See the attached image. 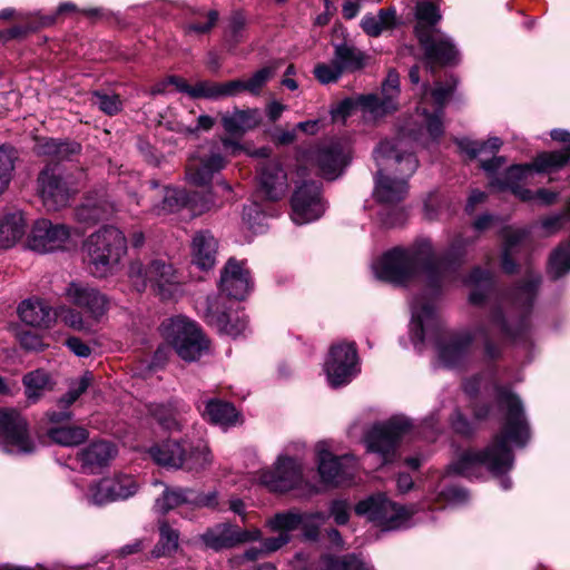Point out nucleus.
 Here are the masks:
<instances>
[{"label":"nucleus","mask_w":570,"mask_h":570,"mask_svg":"<svg viewBox=\"0 0 570 570\" xmlns=\"http://www.w3.org/2000/svg\"><path fill=\"white\" fill-rule=\"evenodd\" d=\"M318 463V473L324 483L341 485L351 481L357 470V460L350 454L336 456L331 452L327 441H320L315 445Z\"/></svg>","instance_id":"obj_13"},{"label":"nucleus","mask_w":570,"mask_h":570,"mask_svg":"<svg viewBox=\"0 0 570 570\" xmlns=\"http://www.w3.org/2000/svg\"><path fill=\"white\" fill-rule=\"evenodd\" d=\"M342 75L343 70L337 63H335L334 58L331 62L317 63L314 68L315 78L323 85L336 82Z\"/></svg>","instance_id":"obj_57"},{"label":"nucleus","mask_w":570,"mask_h":570,"mask_svg":"<svg viewBox=\"0 0 570 570\" xmlns=\"http://www.w3.org/2000/svg\"><path fill=\"white\" fill-rule=\"evenodd\" d=\"M94 105L107 115H116L121 109V100L117 95L96 92L92 99Z\"/></svg>","instance_id":"obj_64"},{"label":"nucleus","mask_w":570,"mask_h":570,"mask_svg":"<svg viewBox=\"0 0 570 570\" xmlns=\"http://www.w3.org/2000/svg\"><path fill=\"white\" fill-rule=\"evenodd\" d=\"M18 313L23 323L36 327H49L56 321L55 311L38 298L23 301Z\"/></svg>","instance_id":"obj_35"},{"label":"nucleus","mask_w":570,"mask_h":570,"mask_svg":"<svg viewBox=\"0 0 570 570\" xmlns=\"http://www.w3.org/2000/svg\"><path fill=\"white\" fill-rule=\"evenodd\" d=\"M51 441L62 446H76L85 442L89 433L85 428L75 425H57L47 429Z\"/></svg>","instance_id":"obj_45"},{"label":"nucleus","mask_w":570,"mask_h":570,"mask_svg":"<svg viewBox=\"0 0 570 570\" xmlns=\"http://www.w3.org/2000/svg\"><path fill=\"white\" fill-rule=\"evenodd\" d=\"M56 318L61 321L75 331L89 332L91 330V320H85L82 314L71 307L61 305L55 309Z\"/></svg>","instance_id":"obj_55"},{"label":"nucleus","mask_w":570,"mask_h":570,"mask_svg":"<svg viewBox=\"0 0 570 570\" xmlns=\"http://www.w3.org/2000/svg\"><path fill=\"white\" fill-rule=\"evenodd\" d=\"M38 155L51 157L61 161L69 159L80 151V145L75 141H59L53 138H42L36 144Z\"/></svg>","instance_id":"obj_43"},{"label":"nucleus","mask_w":570,"mask_h":570,"mask_svg":"<svg viewBox=\"0 0 570 570\" xmlns=\"http://www.w3.org/2000/svg\"><path fill=\"white\" fill-rule=\"evenodd\" d=\"M196 508H216L218 505V494L216 491L199 492L190 488H170L165 489L156 500L154 510L157 513L166 514L170 510L179 507Z\"/></svg>","instance_id":"obj_17"},{"label":"nucleus","mask_w":570,"mask_h":570,"mask_svg":"<svg viewBox=\"0 0 570 570\" xmlns=\"http://www.w3.org/2000/svg\"><path fill=\"white\" fill-rule=\"evenodd\" d=\"M215 119L208 115H200L197 117L195 124H187L184 120H181L178 124V131L187 134V135H197L203 131H209L214 125Z\"/></svg>","instance_id":"obj_63"},{"label":"nucleus","mask_w":570,"mask_h":570,"mask_svg":"<svg viewBox=\"0 0 570 570\" xmlns=\"http://www.w3.org/2000/svg\"><path fill=\"white\" fill-rule=\"evenodd\" d=\"M67 301L88 314L89 320L99 322L109 309V299L97 288L79 282H71L65 289Z\"/></svg>","instance_id":"obj_23"},{"label":"nucleus","mask_w":570,"mask_h":570,"mask_svg":"<svg viewBox=\"0 0 570 570\" xmlns=\"http://www.w3.org/2000/svg\"><path fill=\"white\" fill-rule=\"evenodd\" d=\"M112 213L114 205L109 200L101 199L94 202L87 199L85 204L77 208L76 218L85 224H95L101 219L108 218Z\"/></svg>","instance_id":"obj_46"},{"label":"nucleus","mask_w":570,"mask_h":570,"mask_svg":"<svg viewBox=\"0 0 570 570\" xmlns=\"http://www.w3.org/2000/svg\"><path fill=\"white\" fill-rule=\"evenodd\" d=\"M186 451L187 440H168L161 444L151 446L149 454L158 465L178 470L184 466L183 456Z\"/></svg>","instance_id":"obj_36"},{"label":"nucleus","mask_w":570,"mask_h":570,"mask_svg":"<svg viewBox=\"0 0 570 570\" xmlns=\"http://www.w3.org/2000/svg\"><path fill=\"white\" fill-rule=\"evenodd\" d=\"M397 23L394 8L381 9L377 14H365L361 20L363 31L371 37H379L384 31L395 28Z\"/></svg>","instance_id":"obj_42"},{"label":"nucleus","mask_w":570,"mask_h":570,"mask_svg":"<svg viewBox=\"0 0 570 570\" xmlns=\"http://www.w3.org/2000/svg\"><path fill=\"white\" fill-rule=\"evenodd\" d=\"M83 252L90 273L95 277H107L117 271L127 252L126 237L120 229L105 226L86 239Z\"/></svg>","instance_id":"obj_5"},{"label":"nucleus","mask_w":570,"mask_h":570,"mask_svg":"<svg viewBox=\"0 0 570 570\" xmlns=\"http://www.w3.org/2000/svg\"><path fill=\"white\" fill-rule=\"evenodd\" d=\"M259 185L271 200L283 197L287 189V176L277 160H268L261 168Z\"/></svg>","instance_id":"obj_30"},{"label":"nucleus","mask_w":570,"mask_h":570,"mask_svg":"<svg viewBox=\"0 0 570 570\" xmlns=\"http://www.w3.org/2000/svg\"><path fill=\"white\" fill-rule=\"evenodd\" d=\"M161 202L151 205L150 212L157 216L168 215L189 207L195 212L194 197L184 189L164 187L161 191Z\"/></svg>","instance_id":"obj_37"},{"label":"nucleus","mask_w":570,"mask_h":570,"mask_svg":"<svg viewBox=\"0 0 570 570\" xmlns=\"http://www.w3.org/2000/svg\"><path fill=\"white\" fill-rule=\"evenodd\" d=\"M463 283L471 287L469 301L473 305H481L493 292V278L491 273L480 267L473 268L469 276L463 279Z\"/></svg>","instance_id":"obj_39"},{"label":"nucleus","mask_w":570,"mask_h":570,"mask_svg":"<svg viewBox=\"0 0 570 570\" xmlns=\"http://www.w3.org/2000/svg\"><path fill=\"white\" fill-rule=\"evenodd\" d=\"M276 67L266 66L257 70L252 77L245 79L246 92L259 95L263 87L274 77Z\"/></svg>","instance_id":"obj_56"},{"label":"nucleus","mask_w":570,"mask_h":570,"mask_svg":"<svg viewBox=\"0 0 570 570\" xmlns=\"http://www.w3.org/2000/svg\"><path fill=\"white\" fill-rule=\"evenodd\" d=\"M184 466L180 469L187 470L189 472H198L205 470L207 466L212 464V454L207 445L203 442H198L197 444H191L187 441V451L184 456Z\"/></svg>","instance_id":"obj_47"},{"label":"nucleus","mask_w":570,"mask_h":570,"mask_svg":"<svg viewBox=\"0 0 570 570\" xmlns=\"http://www.w3.org/2000/svg\"><path fill=\"white\" fill-rule=\"evenodd\" d=\"M94 376L90 372H86L79 380L71 383L68 392L59 400V411H49L47 417L52 426H57L62 422H68L72 417V413L68 407L73 404L79 396L90 386Z\"/></svg>","instance_id":"obj_31"},{"label":"nucleus","mask_w":570,"mask_h":570,"mask_svg":"<svg viewBox=\"0 0 570 570\" xmlns=\"http://www.w3.org/2000/svg\"><path fill=\"white\" fill-rule=\"evenodd\" d=\"M226 165L222 147L217 142L202 145L190 158L186 176L189 183L204 186L212 181L213 176Z\"/></svg>","instance_id":"obj_16"},{"label":"nucleus","mask_w":570,"mask_h":570,"mask_svg":"<svg viewBox=\"0 0 570 570\" xmlns=\"http://www.w3.org/2000/svg\"><path fill=\"white\" fill-rule=\"evenodd\" d=\"M358 515L366 517L383 530H396L405 527L413 511L397 505L382 494L360 501L355 507Z\"/></svg>","instance_id":"obj_11"},{"label":"nucleus","mask_w":570,"mask_h":570,"mask_svg":"<svg viewBox=\"0 0 570 570\" xmlns=\"http://www.w3.org/2000/svg\"><path fill=\"white\" fill-rule=\"evenodd\" d=\"M184 407L179 409L173 404H153L149 406L150 415L164 430L168 432H176L181 430L184 424Z\"/></svg>","instance_id":"obj_44"},{"label":"nucleus","mask_w":570,"mask_h":570,"mask_svg":"<svg viewBox=\"0 0 570 570\" xmlns=\"http://www.w3.org/2000/svg\"><path fill=\"white\" fill-rule=\"evenodd\" d=\"M502 145V140L498 137H491L487 141L480 144L470 140H460V148L465 151L470 157H475L485 150L497 151Z\"/></svg>","instance_id":"obj_58"},{"label":"nucleus","mask_w":570,"mask_h":570,"mask_svg":"<svg viewBox=\"0 0 570 570\" xmlns=\"http://www.w3.org/2000/svg\"><path fill=\"white\" fill-rule=\"evenodd\" d=\"M311 159L318 167L320 174L334 180L352 160V149L345 140H332L311 151Z\"/></svg>","instance_id":"obj_18"},{"label":"nucleus","mask_w":570,"mask_h":570,"mask_svg":"<svg viewBox=\"0 0 570 570\" xmlns=\"http://www.w3.org/2000/svg\"><path fill=\"white\" fill-rule=\"evenodd\" d=\"M548 272L552 278H559L570 272V240L552 252Z\"/></svg>","instance_id":"obj_51"},{"label":"nucleus","mask_w":570,"mask_h":570,"mask_svg":"<svg viewBox=\"0 0 570 570\" xmlns=\"http://www.w3.org/2000/svg\"><path fill=\"white\" fill-rule=\"evenodd\" d=\"M527 330L528 324L525 320H520L517 327L513 328L505 320L501 307H498L491 314L489 330L479 327L474 334L464 332L442 337L438 343L439 360L446 367L459 366L468 358L472 341L478 335L487 338L490 333H499L515 340L518 336L523 335Z\"/></svg>","instance_id":"obj_4"},{"label":"nucleus","mask_w":570,"mask_h":570,"mask_svg":"<svg viewBox=\"0 0 570 570\" xmlns=\"http://www.w3.org/2000/svg\"><path fill=\"white\" fill-rule=\"evenodd\" d=\"M540 284V276L530 273L525 282L518 286L509 297L504 298V304H510L513 308L519 309L522 314L529 311Z\"/></svg>","instance_id":"obj_40"},{"label":"nucleus","mask_w":570,"mask_h":570,"mask_svg":"<svg viewBox=\"0 0 570 570\" xmlns=\"http://www.w3.org/2000/svg\"><path fill=\"white\" fill-rule=\"evenodd\" d=\"M218 242L208 230L197 232L190 243L191 264L200 271L212 269L217 261Z\"/></svg>","instance_id":"obj_28"},{"label":"nucleus","mask_w":570,"mask_h":570,"mask_svg":"<svg viewBox=\"0 0 570 570\" xmlns=\"http://www.w3.org/2000/svg\"><path fill=\"white\" fill-rule=\"evenodd\" d=\"M333 58L343 72L358 70L364 66V55L358 49L347 45H337Z\"/></svg>","instance_id":"obj_48"},{"label":"nucleus","mask_w":570,"mask_h":570,"mask_svg":"<svg viewBox=\"0 0 570 570\" xmlns=\"http://www.w3.org/2000/svg\"><path fill=\"white\" fill-rule=\"evenodd\" d=\"M128 277L137 292H144L150 285L164 297L170 292V286L179 283L174 266L161 258L151 261L147 267L140 261H132L128 268Z\"/></svg>","instance_id":"obj_10"},{"label":"nucleus","mask_w":570,"mask_h":570,"mask_svg":"<svg viewBox=\"0 0 570 570\" xmlns=\"http://www.w3.org/2000/svg\"><path fill=\"white\" fill-rule=\"evenodd\" d=\"M220 291L235 299H244L252 288L249 271L244 262L230 258L220 275Z\"/></svg>","instance_id":"obj_27"},{"label":"nucleus","mask_w":570,"mask_h":570,"mask_svg":"<svg viewBox=\"0 0 570 570\" xmlns=\"http://www.w3.org/2000/svg\"><path fill=\"white\" fill-rule=\"evenodd\" d=\"M70 238L71 230L67 225L39 219L32 226L28 246L35 252L45 254L66 248Z\"/></svg>","instance_id":"obj_19"},{"label":"nucleus","mask_w":570,"mask_h":570,"mask_svg":"<svg viewBox=\"0 0 570 570\" xmlns=\"http://www.w3.org/2000/svg\"><path fill=\"white\" fill-rule=\"evenodd\" d=\"M205 322L219 333L236 337L247 328V320L238 312H227L219 297L206 299Z\"/></svg>","instance_id":"obj_26"},{"label":"nucleus","mask_w":570,"mask_h":570,"mask_svg":"<svg viewBox=\"0 0 570 570\" xmlns=\"http://www.w3.org/2000/svg\"><path fill=\"white\" fill-rule=\"evenodd\" d=\"M415 35L424 49L430 68L433 63L446 65L455 60L458 51L448 37L435 28L441 20L436 4L428 1L417 2L415 9Z\"/></svg>","instance_id":"obj_6"},{"label":"nucleus","mask_w":570,"mask_h":570,"mask_svg":"<svg viewBox=\"0 0 570 570\" xmlns=\"http://www.w3.org/2000/svg\"><path fill=\"white\" fill-rule=\"evenodd\" d=\"M322 570H373L372 566L355 554L342 558L325 557L322 559Z\"/></svg>","instance_id":"obj_52"},{"label":"nucleus","mask_w":570,"mask_h":570,"mask_svg":"<svg viewBox=\"0 0 570 570\" xmlns=\"http://www.w3.org/2000/svg\"><path fill=\"white\" fill-rule=\"evenodd\" d=\"M553 140L568 144L561 150L542 153L534 160L537 171H551L563 167L570 161V132L564 129H553L550 132Z\"/></svg>","instance_id":"obj_33"},{"label":"nucleus","mask_w":570,"mask_h":570,"mask_svg":"<svg viewBox=\"0 0 570 570\" xmlns=\"http://www.w3.org/2000/svg\"><path fill=\"white\" fill-rule=\"evenodd\" d=\"M38 190L43 205L49 210L65 207L73 193L69 184L57 173V168L50 165L45 167L38 176Z\"/></svg>","instance_id":"obj_24"},{"label":"nucleus","mask_w":570,"mask_h":570,"mask_svg":"<svg viewBox=\"0 0 570 570\" xmlns=\"http://www.w3.org/2000/svg\"><path fill=\"white\" fill-rule=\"evenodd\" d=\"M265 215L263 214L258 204L253 203L244 207L243 222L254 233H262L264 230Z\"/></svg>","instance_id":"obj_60"},{"label":"nucleus","mask_w":570,"mask_h":570,"mask_svg":"<svg viewBox=\"0 0 570 570\" xmlns=\"http://www.w3.org/2000/svg\"><path fill=\"white\" fill-rule=\"evenodd\" d=\"M262 121L261 111L256 108L227 112L222 117V125L230 135H243L256 128Z\"/></svg>","instance_id":"obj_38"},{"label":"nucleus","mask_w":570,"mask_h":570,"mask_svg":"<svg viewBox=\"0 0 570 570\" xmlns=\"http://www.w3.org/2000/svg\"><path fill=\"white\" fill-rule=\"evenodd\" d=\"M533 169L535 170L533 163L511 166L507 170L504 181L502 185H500V188L510 189L518 198L523 202L537 200L539 204L544 206L553 204L558 198L557 193L544 188L538 189L535 193H533L532 190L523 188L519 185V183L525 179Z\"/></svg>","instance_id":"obj_25"},{"label":"nucleus","mask_w":570,"mask_h":570,"mask_svg":"<svg viewBox=\"0 0 570 570\" xmlns=\"http://www.w3.org/2000/svg\"><path fill=\"white\" fill-rule=\"evenodd\" d=\"M498 401L507 410L502 431L482 451H464L449 466V473L472 478L484 466L494 475H502L513 466V454L507 442L523 446L530 438L529 425L520 399L508 387H497Z\"/></svg>","instance_id":"obj_3"},{"label":"nucleus","mask_w":570,"mask_h":570,"mask_svg":"<svg viewBox=\"0 0 570 570\" xmlns=\"http://www.w3.org/2000/svg\"><path fill=\"white\" fill-rule=\"evenodd\" d=\"M139 490V483L134 475L115 474L102 478L89 485L86 500L92 505H105L115 501L127 500Z\"/></svg>","instance_id":"obj_14"},{"label":"nucleus","mask_w":570,"mask_h":570,"mask_svg":"<svg viewBox=\"0 0 570 570\" xmlns=\"http://www.w3.org/2000/svg\"><path fill=\"white\" fill-rule=\"evenodd\" d=\"M218 20V12L215 10L208 11L204 16H199L198 20L188 22L184 30L186 35H205L208 33Z\"/></svg>","instance_id":"obj_59"},{"label":"nucleus","mask_w":570,"mask_h":570,"mask_svg":"<svg viewBox=\"0 0 570 570\" xmlns=\"http://www.w3.org/2000/svg\"><path fill=\"white\" fill-rule=\"evenodd\" d=\"M26 387V395L29 401L36 402L47 390L49 384V376L45 371H35L23 377Z\"/></svg>","instance_id":"obj_53"},{"label":"nucleus","mask_w":570,"mask_h":570,"mask_svg":"<svg viewBox=\"0 0 570 570\" xmlns=\"http://www.w3.org/2000/svg\"><path fill=\"white\" fill-rule=\"evenodd\" d=\"M324 370L331 386L348 384L358 373L357 352L353 343L332 345L324 363Z\"/></svg>","instance_id":"obj_15"},{"label":"nucleus","mask_w":570,"mask_h":570,"mask_svg":"<svg viewBox=\"0 0 570 570\" xmlns=\"http://www.w3.org/2000/svg\"><path fill=\"white\" fill-rule=\"evenodd\" d=\"M304 518L305 517L297 511L281 512L268 519L266 525L274 532H285L289 534L291 531L299 527L304 528Z\"/></svg>","instance_id":"obj_49"},{"label":"nucleus","mask_w":570,"mask_h":570,"mask_svg":"<svg viewBox=\"0 0 570 570\" xmlns=\"http://www.w3.org/2000/svg\"><path fill=\"white\" fill-rule=\"evenodd\" d=\"M292 219L303 225L318 219L325 212L320 184L312 181L297 187L292 197Z\"/></svg>","instance_id":"obj_20"},{"label":"nucleus","mask_w":570,"mask_h":570,"mask_svg":"<svg viewBox=\"0 0 570 570\" xmlns=\"http://www.w3.org/2000/svg\"><path fill=\"white\" fill-rule=\"evenodd\" d=\"M191 98L222 99L220 82L199 81L190 87Z\"/></svg>","instance_id":"obj_61"},{"label":"nucleus","mask_w":570,"mask_h":570,"mask_svg":"<svg viewBox=\"0 0 570 570\" xmlns=\"http://www.w3.org/2000/svg\"><path fill=\"white\" fill-rule=\"evenodd\" d=\"M203 415L209 422L224 428L236 425L239 422V413L235 406L219 400L207 401Z\"/></svg>","instance_id":"obj_41"},{"label":"nucleus","mask_w":570,"mask_h":570,"mask_svg":"<svg viewBox=\"0 0 570 570\" xmlns=\"http://www.w3.org/2000/svg\"><path fill=\"white\" fill-rule=\"evenodd\" d=\"M400 76L395 70H390L382 83L381 94H370L353 99H344L333 110L334 120H343L356 107L361 108L365 117L377 119L392 114L399 108Z\"/></svg>","instance_id":"obj_7"},{"label":"nucleus","mask_w":570,"mask_h":570,"mask_svg":"<svg viewBox=\"0 0 570 570\" xmlns=\"http://www.w3.org/2000/svg\"><path fill=\"white\" fill-rule=\"evenodd\" d=\"M455 81L438 82L433 89L422 86V94L413 122L406 124L394 140H384L373 153L379 167L375 178L374 197L387 206L402 202L407 194V179L417 168V159L407 139L423 142L426 132L432 140L443 134V108L450 98Z\"/></svg>","instance_id":"obj_2"},{"label":"nucleus","mask_w":570,"mask_h":570,"mask_svg":"<svg viewBox=\"0 0 570 570\" xmlns=\"http://www.w3.org/2000/svg\"><path fill=\"white\" fill-rule=\"evenodd\" d=\"M475 242L458 235L442 257L434 253L430 239H419L410 247H395L373 263L376 278L404 285L420 273L424 275L429 293L417 296L411 303V341L415 346L424 343L426 336L441 331V321L435 306V297L441 287L456 279L458 269L465 261L466 248Z\"/></svg>","instance_id":"obj_1"},{"label":"nucleus","mask_w":570,"mask_h":570,"mask_svg":"<svg viewBox=\"0 0 570 570\" xmlns=\"http://www.w3.org/2000/svg\"><path fill=\"white\" fill-rule=\"evenodd\" d=\"M245 24L246 19L242 12H234L230 16L225 30V38L230 45L235 46L240 41Z\"/></svg>","instance_id":"obj_62"},{"label":"nucleus","mask_w":570,"mask_h":570,"mask_svg":"<svg viewBox=\"0 0 570 570\" xmlns=\"http://www.w3.org/2000/svg\"><path fill=\"white\" fill-rule=\"evenodd\" d=\"M261 537L262 533L258 529L243 530L230 523H218L200 534V540L206 548L220 551L240 543L259 540Z\"/></svg>","instance_id":"obj_21"},{"label":"nucleus","mask_w":570,"mask_h":570,"mask_svg":"<svg viewBox=\"0 0 570 570\" xmlns=\"http://www.w3.org/2000/svg\"><path fill=\"white\" fill-rule=\"evenodd\" d=\"M117 455L116 446L108 441H94L78 452L77 459L81 468L89 472H95L110 463Z\"/></svg>","instance_id":"obj_29"},{"label":"nucleus","mask_w":570,"mask_h":570,"mask_svg":"<svg viewBox=\"0 0 570 570\" xmlns=\"http://www.w3.org/2000/svg\"><path fill=\"white\" fill-rule=\"evenodd\" d=\"M26 233V220L21 210L7 208L0 212V248H10Z\"/></svg>","instance_id":"obj_32"},{"label":"nucleus","mask_w":570,"mask_h":570,"mask_svg":"<svg viewBox=\"0 0 570 570\" xmlns=\"http://www.w3.org/2000/svg\"><path fill=\"white\" fill-rule=\"evenodd\" d=\"M259 481L273 492H286L302 481V463L293 458L279 455L273 470H264Z\"/></svg>","instance_id":"obj_22"},{"label":"nucleus","mask_w":570,"mask_h":570,"mask_svg":"<svg viewBox=\"0 0 570 570\" xmlns=\"http://www.w3.org/2000/svg\"><path fill=\"white\" fill-rule=\"evenodd\" d=\"M17 160V153L8 146H0V194L9 186Z\"/></svg>","instance_id":"obj_54"},{"label":"nucleus","mask_w":570,"mask_h":570,"mask_svg":"<svg viewBox=\"0 0 570 570\" xmlns=\"http://www.w3.org/2000/svg\"><path fill=\"white\" fill-rule=\"evenodd\" d=\"M158 527L159 541L153 551V554L157 558L175 552L179 540L178 531L173 529L167 521H160Z\"/></svg>","instance_id":"obj_50"},{"label":"nucleus","mask_w":570,"mask_h":570,"mask_svg":"<svg viewBox=\"0 0 570 570\" xmlns=\"http://www.w3.org/2000/svg\"><path fill=\"white\" fill-rule=\"evenodd\" d=\"M503 248L501 255V267L507 274H513L517 271L514 257L525 246L528 232L522 228L507 227L503 229Z\"/></svg>","instance_id":"obj_34"},{"label":"nucleus","mask_w":570,"mask_h":570,"mask_svg":"<svg viewBox=\"0 0 570 570\" xmlns=\"http://www.w3.org/2000/svg\"><path fill=\"white\" fill-rule=\"evenodd\" d=\"M0 446L11 454H29L37 448L26 419L17 410H0Z\"/></svg>","instance_id":"obj_12"},{"label":"nucleus","mask_w":570,"mask_h":570,"mask_svg":"<svg viewBox=\"0 0 570 570\" xmlns=\"http://www.w3.org/2000/svg\"><path fill=\"white\" fill-rule=\"evenodd\" d=\"M161 331L179 357L185 361H196L208 350V341L199 326L186 317L166 320L161 324Z\"/></svg>","instance_id":"obj_8"},{"label":"nucleus","mask_w":570,"mask_h":570,"mask_svg":"<svg viewBox=\"0 0 570 570\" xmlns=\"http://www.w3.org/2000/svg\"><path fill=\"white\" fill-rule=\"evenodd\" d=\"M410 426V421L404 416H393L372 426L364 441L367 453L377 456L376 464L381 466L395 460L399 441Z\"/></svg>","instance_id":"obj_9"}]
</instances>
